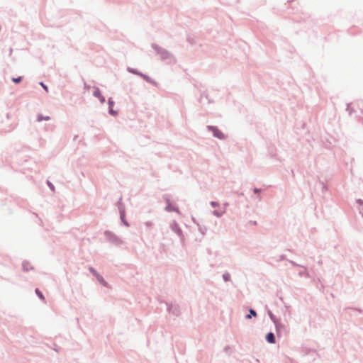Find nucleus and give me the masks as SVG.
I'll return each instance as SVG.
<instances>
[{
	"label": "nucleus",
	"instance_id": "obj_1",
	"mask_svg": "<svg viewBox=\"0 0 363 363\" xmlns=\"http://www.w3.org/2000/svg\"><path fill=\"white\" fill-rule=\"evenodd\" d=\"M93 95L98 98L101 103L105 101L104 97L101 95L100 90L98 88H94Z\"/></svg>",
	"mask_w": 363,
	"mask_h": 363
},
{
	"label": "nucleus",
	"instance_id": "obj_2",
	"mask_svg": "<svg viewBox=\"0 0 363 363\" xmlns=\"http://www.w3.org/2000/svg\"><path fill=\"white\" fill-rule=\"evenodd\" d=\"M266 340L269 343H274L275 342V337L272 333H269L266 336Z\"/></svg>",
	"mask_w": 363,
	"mask_h": 363
},
{
	"label": "nucleus",
	"instance_id": "obj_3",
	"mask_svg": "<svg viewBox=\"0 0 363 363\" xmlns=\"http://www.w3.org/2000/svg\"><path fill=\"white\" fill-rule=\"evenodd\" d=\"M213 134L218 138H223V134L216 128H213Z\"/></svg>",
	"mask_w": 363,
	"mask_h": 363
},
{
	"label": "nucleus",
	"instance_id": "obj_4",
	"mask_svg": "<svg viewBox=\"0 0 363 363\" xmlns=\"http://www.w3.org/2000/svg\"><path fill=\"white\" fill-rule=\"evenodd\" d=\"M49 119H50L49 116H44V117H43L41 115L38 116V121H42L43 120L48 121Z\"/></svg>",
	"mask_w": 363,
	"mask_h": 363
},
{
	"label": "nucleus",
	"instance_id": "obj_5",
	"mask_svg": "<svg viewBox=\"0 0 363 363\" xmlns=\"http://www.w3.org/2000/svg\"><path fill=\"white\" fill-rule=\"evenodd\" d=\"M250 314L247 315V318H250L251 315H253V316H256L257 315L256 312L254 310H252V309L250 310Z\"/></svg>",
	"mask_w": 363,
	"mask_h": 363
},
{
	"label": "nucleus",
	"instance_id": "obj_6",
	"mask_svg": "<svg viewBox=\"0 0 363 363\" xmlns=\"http://www.w3.org/2000/svg\"><path fill=\"white\" fill-rule=\"evenodd\" d=\"M22 79V77H19L18 78H13L12 79V81L15 83H19Z\"/></svg>",
	"mask_w": 363,
	"mask_h": 363
},
{
	"label": "nucleus",
	"instance_id": "obj_7",
	"mask_svg": "<svg viewBox=\"0 0 363 363\" xmlns=\"http://www.w3.org/2000/svg\"><path fill=\"white\" fill-rule=\"evenodd\" d=\"M35 292L36 294H38V296L41 298V299H44V296L43 295V294L38 290V289H36L35 290Z\"/></svg>",
	"mask_w": 363,
	"mask_h": 363
},
{
	"label": "nucleus",
	"instance_id": "obj_8",
	"mask_svg": "<svg viewBox=\"0 0 363 363\" xmlns=\"http://www.w3.org/2000/svg\"><path fill=\"white\" fill-rule=\"evenodd\" d=\"M109 112H110V113H111V114H112V115H113V116L116 115V112H115V111L113 110V108H110Z\"/></svg>",
	"mask_w": 363,
	"mask_h": 363
},
{
	"label": "nucleus",
	"instance_id": "obj_9",
	"mask_svg": "<svg viewBox=\"0 0 363 363\" xmlns=\"http://www.w3.org/2000/svg\"><path fill=\"white\" fill-rule=\"evenodd\" d=\"M40 85L43 87V89H44L46 91H48V86H45L43 82H41V83H40Z\"/></svg>",
	"mask_w": 363,
	"mask_h": 363
},
{
	"label": "nucleus",
	"instance_id": "obj_10",
	"mask_svg": "<svg viewBox=\"0 0 363 363\" xmlns=\"http://www.w3.org/2000/svg\"><path fill=\"white\" fill-rule=\"evenodd\" d=\"M108 104H109V106H110V108H112L113 105V102L111 101H108Z\"/></svg>",
	"mask_w": 363,
	"mask_h": 363
}]
</instances>
